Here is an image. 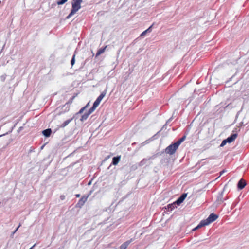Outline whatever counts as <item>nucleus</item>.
I'll return each mask as SVG.
<instances>
[{"mask_svg":"<svg viewBox=\"0 0 249 249\" xmlns=\"http://www.w3.org/2000/svg\"><path fill=\"white\" fill-rule=\"evenodd\" d=\"M178 147V145L175 142L172 143L165 149V152L166 154L172 155L176 152Z\"/></svg>","mask_w":249,"mask_h":249,"instance_id":"obj_1","label":"nucleus"},{"mask_svg":"<svg viewBox=\"0 0 249 249\" xmlns=\"http://www.w3.org/2000/svg\"><path fill=\"white\" fill-rule=\"evenodd\" d=\"M82 1V0H72L71 1L72 8L71 10L77 12L81 8V4Z\"/></svg>","mask_w":249,"mask_h":249,"instance_id":"obj_2","label":"nucleus"},{"mask_svg":"<svg viewBox=\"0 0 249 249\" xmlns=\"http://www.w3.org/2000/svg\"><path fill=\"white\" fill-rule=\"evenodd\" d=\"M218 217V215L216 214L212 213H211L208 218L206 219L203 220L205 223H206V225H208L211 223L212 222L214 221L217 219V218Z\"/></svg>","mask_w":249,"mask_h":249,"instance_id":"obj_3","label":"nucleus"},{"mask_svg":"<svg viewBox=\"0 0 249 249\" xmlns=\"http://www.w3.org/2000/svg\"><path fill=\"white\" fill-rule=\"evenodd\" d=\"M224 190H225V188L223 189V190L222 191L219 192L217 195V198H216V202L218 204H221L225 200L228 199V196H226L225 198H224V197H223Z\"/></svg>","mask_w":249,"mask_h":249,"instance_id":"obj_4","label":"nucleus"},{"mask_svg":"<svg viewBox=\"0 0 249 249\" xmlns=\"http://www.w3.org/2000/svg\"><path fill=\"white\" fill-rule=\"evenodd\" d=\"M90 194H89L87 196H83L79 200L78 203L76 204L75 207L76 208H81L84 205L85 203L87 201L88 198Z\"/></svg>","mask_w":249,"mask_h":249,"instance_id":"obj_5","label":"nucleus"},{"mask_svg":"<svg viewBox=\"0 0 249 249\" xmlns=\"http://www.w3.org/2000/svg\"><path fill=\"white\" fill-rule=\"evenodd\" d=\"M187 193H183L174 202L175 203L178 205H180L184 200V199L187 197Z\"/></svg>","mask_w":249,"mask_h":249,"instance_id":"obj_6","label":"nucleus"},{"mask_svg":"<svg viewBox=\"0 0 249 249\" xmlns=\"http://www.w3.org/2000/svg\"><path fill=\"white\" fill-rule=\"evenodd\" d=\"M106 94V91L105 90L103 91L100 95L97 97V98L96 99L95 102H94L93 104L95 105V106H98L100 104L101 101L103 99V98L105 96Z\"/></svg>","mask_w":249,"mask_h":249,"instance_id":"obj_7","label":"nucleus"},{"mask_svg":"<svg viewBox=\"0 0 249 249\" xmlns=\"http://www.w3.org/2000/svg\"><path fill=\"white\" fill-rule=\"evenodd\" d=\"M246 185V181L242 179H241L237 183V187L239 190L243 189L245 187Z\"/></svg>","mask_w":249,"mask_h":249,"instance_id":"obj_8","label":"nucleus"},{"mask_svg":"<svg viewBox=\"0 0 249 249\" xmlns=\"http://www.w3.org/2000/svg\"><path fill=\"white\" fill-rule=\"evenodd\" d=\"M237 136L238 135L237 133H233L226 138L227 140H228V143H230L233 142L237 138Z\"/></svg>","mask_w":249,"mask_h":249,"instance_id":"obj_9","label":"nucleus"},{"mask_svg":"<svg viewBox=\"0 0 249 249\" xmlns=\"http://www.w3.org/2000/svg\"><path fill=\"white\" fill-rule=\"evenodd\" d=\"M133 241V239H131L129 240H128L125 242H124L123 244H122L120 248L119 249H126L128 246L130 244V243Z\"/></svg>","mask_w":249,"mask_h":249,"instance_id":"obj_10","label":"nucleus"},{"mask_svg":"<svg viewBox=\"0 0 249 249\" xmlns=\"http://www.w3.org/2000/svg\"><path fill=\"white\" fill-rule=\"evenodd\" d=\"M121 159V156H117L112 158L111 164L116 165L118 164Z\"/></svg>","mask_w":249,"mask_h":249,"instance_id":"obj_11","label":"nucleus"},{"mask_svg":"<svg viewBox=\"0 0 249 249\" xmlns=\"http://www.w3.org/2000/svg\"><path fill=\"white\" fill-rule=\"evenodd\" d=\"M52 130L51 128H47L42 131V134L45 137H49L50 136L51 133H52Z\"/></svg>","mask_w":249,"mask_h":249,"instance_id":"obj_12","label":"nucleus"},{"mask_svg":"<svg viewBox=\"0 0 249 249\" xmlns=\"http://www.w3.org/2000/svg\"><path fill=\"white\" fill-rule=\"evenodd\" d=\"M176 204L175 202H173V203L168 204L166 207H165V208L168 211H172L176 207Z\"/></svg>","mask_w":249,"mask_h":249,"instance_id":"obj_13","label":"nucleus"},{"mask_svg":"<svg viewBox=\"0 0 249 249\" xmlns=\"http://www.w3.org/2000/svg\"><path fill=\"white\" fill-rule=\"evenodd\" d=\"M206 226V223H205V222L203 220H201L200 222V223L197 225V226L193 229V231H196V230L203 226Z\"/></svg>","mask_w":249,"mask_h":249,"instance_id":"obj_14","label":"nucleus"},{"mask_svg":"<svg viewBox=\"0 0 249 249\" xmlns=\"http://www.w3.org/2000/svg\"><path fill=\"white\" fill-rule=\"evenodd\" d=\"M152 26L153 25H151L148 28H147L146 30L142 32L141 33L140 36L143 37L147 33H150L152 31Z\"/></svg>","mask_w":249,"mask_h":249,"instance_id":"obj_15","label":"nucleus"},{"mask_svg":"<svg viewBox=\"0 0 249 249\" xmlns=\"http://www.w3.org/2000/svg\"><path fill=\"white\" fill-rule=\"evenodd\" d=\"M74 117H73L72 118H71V119H68L66 121H65V122H64L60 125V127L61 128H64L65 127V126H66L70 122H71V121L73 120V119L74 118Z\"/></svg>","mask_w":249,"mask_h":249,"instance_id":"obj_16","label":"nucleus"},{"mask_svg":"<svg viewBox=\"0 0 249 249\" xmlns=\"http://www.w3.org/2000/svg\"><path fill=\"white\" fill-rule=\"evenodd\" d=\"M186 135H184L181 138H180L178 141H177L175 143L178 145V146H179V145L186 139Z\"/></svg>","mask_w":249,"mask_h":249,"instance_id":"obj_17","label":"nucleus"},{"mask_svg":"<svg viewBox=\"0 0 249 249\" xmlns=\"http://www.w3.org/2000/svg\"><path fill=\"white\" fill-rule=\"evenodd\" d=\"M89 114L87 112L85 113L83 115L81 116V117L80 119V120L82 122H84V121L86 120L88 117L89 116Z\"/></svg>","mask_w":249,"mask_h":249,"instance_id":"obj_18","label":"nucleus"},{"mask_svg":"<svg viewBox=\"0 0 249 249\" xmlns=\"http://www.w3.org/2000/svg\"><path fill=\"white\" fill-rule=\"evenodd\" d=\"M106 48V47H105L104 48H102L100 49L99 50H98L96 54V56L97 57V56L100 55V54H101L102 53H103L105 52Z\"/></svg>","mask_w":249,"mask_h":249,"instance_id":"obj_19","label":"nucleus"},{"mask_svg":"<svg viewBox=\"0 0 249 249\" xmlns=\"http://www.w3.org/2000/svg\"><path fill=\"white\" fill-rule=\"evenodd\" d=\"M86 107H83L82 108H81L80 109V110H79L78 112H77V113L75 114V116H73V117H74V118H75V117H77L78 115H79V114H82V113L84 111V110L86 109Z\"/></svg>","mask_w":249,"mask_h":249,"instance_id":"obj_20","label":"nucleus"},{"mask_svg":"<svg viewBox=\"0 0 249 249\" xmlns=\"http://www.w3.org/2000/svg\"><path fill=\"white\" fill-rule=\"evenodd\" d=\"M97 107V106H95L94 104H93L92 107L88 110V112L91 114L96 109V108Z\"/></svg>","mask_w":249,"mask_h":249,"instance_id":"obj_21","label":"nucleus"},{"mask_svg":"<svg viewBox=\"0 0 249 249\" xmlns=\"http://www.w3.org/2000/svg\"><path fill=\"white\" fill-rule=\"evenodd\" d=\"M148 160V159H142L141 161L139 163V166H142L144 164H145Z\"/></svg>","mask_w":249,"mask_h":249,"instance_id":"obj_22","label":"nucleus"},{"mask_svg":"<svg viewBox=\"0 0 249 249\" xmlns=\"http://www.w3.org/2000/svg\"><path fill=\"white\" fill-rule=\"evenodd\" d=\"M76 12L73 11V10H71V12L69 13V14L66 17V19H69L71 17H72L73 15H74Z\"/></svg>","mask_w":249,"mask_h":249,"instance_id":"obj_23","label":"nucleus"},{"mask_svg":"<svg viewBox=\"0 0 249 249\" xmlns=\"http://www.w3.org/2000/svg\"><path fill=\"white\" fill-rule=\"evenodd\" d=\"M68 0H58L56 1V4L58 5H63Z\"/></svg>","mask_w":249,"mask_h":249,"instance_id":"obj_24","label":"nucleus"},{"mask_svg":"<svg viewBox=\"0 0 249 249\" xmlns=\"http://www.w3.org/2000/svg\"><path fill=\"white\" fill-rule=\"evenodd\" d=\"M227 143H228V140H227L226 139H224L222 141V142L220 145V146L223 147L224 146H225L226 144Z\"/></svg>","mask_w":249,"mask_h":249,"instance_id":"obj_25","label":"nucleus"},{"mask_svg":"<svg viewBox=\"0 0 249 249\" xmlns=\"http://www.w3.org/2000/svg\"><path fill=\"white\" fill-rule=\"evenodd\" d=\"M75 54H73V55L72 57V59L71 61V64L72 66H73L75 63Z\"/></svg>","mask_w":249,"mask_h":249,"instance_id":"obj_26","label":"nucleus"},{"mask_svg":"<svg viewBox=\"0 0 249 249\" xmlns=\"http://www.w3.org/2000/svg\"><path fill=\"white\" fill-rule=\"evenodd\" d=\"M173 119V116H172L171 117H170L166 122V124L163 125L162 128H163L167 124H169Z\"/></svg>","mask_w":249,"mask_h":249,"instance_id":"obj_27","label":"nucleus"},{"mask_svg":"<svg viewBox=\"0 0 249 249\" xmlns=\"http://www.w3.org/2000/svg\"><path fill=\"white\" fill-rule=\"evenodd\" d=\"M6 74H4V75L0 76V80L2 82H4L6 79Z\"/></svg>","mask_w":249,"mask_h":249,"instance_id":"obj_28","label":"nucleus"},{"mask_svg":"<svg viewBox=\"0 0 249 249\" xmlns=\"http://www.w3.org/2000/svg\"><path fill=\"white\" fill-rule=\"evenodd\" d=\"M74 98V97H72V98H71L69 100V101L66 104H71L72 103V101L73 100V99Z\"/></svg>","mask_w":249,"mask_h":249,"instance_id":"obj_29","label":"nucleus"},{"mask_svg":"<svg viewBox=\"0 0 249 249\" xmlns=\"http://www.w3.org/2000/svg\"><path fill=\"white\" fill-rule=\"evenodd\" d=\"M21 226V224H20L18 227L15 229V230L13 232V234H14V233H15V232L18 231V228L20 227V226Z\"/></svg>","mask_w":249,"mask_h":249,"instance_id":"obj_30","label":"nucleus"},{"mask_svg":"<svg viewBox=\"0 0 249 249\" xmlns=\"http://www.w3.org/2000/svg\"><path fill=\"white\" fill-rule=\"evenodd\" d=\"M23 129V127L21 126V127H20L18 128V132H19L20 131H21V130H22Z\"/></svg>","mask_w":249,"mask_h":249,"instance_id":"obj_31","label":"nucleus"},{"mask_svg":"<svg viewBox=\"0 0 249 249\" xmlns=\"http://www.w3.org/2000/svg\"><path fill=\"white\" fill-rule=\"evenodd\" d=\"M65 196H64V195H61V196H60V199H61V200H64V199H65Z\"/></svg>","mask_w":249,"mask_h":249,"instance_id":"obj_32","label":"nucleus"},{"mask_svg":"<svg viewBox=\"0 0 249 249\" xmlns=\"http://www.w3.org/2000/svg\"><path fill=\"white\" fill-rule=\"evenodd\" d=\"M226 172L225 170H223L220 172V176H221L224 173Z\"/></svg>","mask_w":249,"mask_h":249,"instance_id":"obj_33","label":"nucleus"},{"mask_svg":"<svg viewBox=\"0 0 249 249\" xmlns=\"http://www.w3.org/2000/svg\"><path fill=\"white\" fill-rule=\"evenodd\" d=\"M132 168L134 170L136 169L137 168V166L136 165H133V166H132Z\"/></svg>","mask_w":249,"mask_h":249,"instance_id":"obj_34","label":"nucleus"},{"mask_svg":"<svg viewBox=\"0 0 249 249\" xmlns=\"http://www.w3.org/2000/svg\"><path fill=\"white\" fill-rule=\"evenodd\" d=\"M75 196H76V197H79L80 196V195L79 194H76Z\"/></svg>","mask_w":249,"mask_h":249,"instance_id":"obj_35","label":"nucleus"},{"mask_svg":"<svg viewBox=\"0 0 249 249\" xmlns=\"http://www.w3.org/2000/svg\"><path fill=\"white\" fill-rule=\"evenodd\" d=\"M36 244H35L31 248H30L29 249H33V248L36 246Z\"/></svg>","mask_w":249,"mask_h":249,"instance_id":"obj_36","label":"nucleus"},{"mask_svg":"<svg viewBox=\"0 0 249 249\" xmlns=\"http://www.w3.org/2000/svg\"><path fill=\"white\" fill-rule=\"evenodd\" d=\"M36 244H35L31 248H30L29 249H33V248L36 246Z\"/></svg>","mask_w":249,"mask_h":249,"instance_id":"obj_37","label":"nucleus"},{"mask_svg":"<svg viewBox=\"0 0 249 249\" xmlns=\"http://www.w3.org/2000/svg\"><path fill=\"white\" fill-rule=\"evenodd\" d=\"M91 182H92V180H90V181H89L88 183V185H90L91 184Z\"/></svg>","mask_w":249,"mask_h":249,"instance_id":"obj_38","label":"nucleus"},{"mask_svg":"<svg viewBox=\"0 0 249 249\" xmlns=\"http://www.w3.org/2000/svg\"><path fill=\"white\" fill-rule=\"evenodd\" d=\"M89 103H88L85 107H86V108L88 107Z\"/></svg>","mask_w":249,"mask_h":249,"instance_id":"obj_39","label":"nucleus"},{"mask_svg":"<svg viewBox=\"0 0 249 249\" xmlns=\"http://www.w3.org/2000/svg\"><path fill=\"white\" fill-rule=\"evenodd\" d=\"M111 166V164H110V165L109 166V167H108V169H109V168H110V167Z\"/></svg>","mask_w":249,"mask_h":249,"instance_id":"obj_40","label":"nucleus"},{"mask_svg":"<svg viewBox=\"0 0 249 249\" xmlns=\"http://www.w3.org/2000/svg\"><path fill=\"white\" fill-rule=\"evenodd\" d=\"M229 106H230V105H228V106L226 107H228Z\"/></svg>","mask_w":249,"mask_h":249,"instance_id":"obj_41","label":"nucleus"},{"mask_svg":"<svg viewBox=\"0 0 249 249\" xmlns=\"http://www.w3.org/2000/svg\"><path fill=\"white\" fill-rule=\"evenodd\" d=\"M5 134H3V135H4ZM2 136H3V135H0V137H1Z\"/></svg>","mask_w":249,"mask_h":249,"instance_id":"obj_42","label":"nucleus"}]
</instances>
